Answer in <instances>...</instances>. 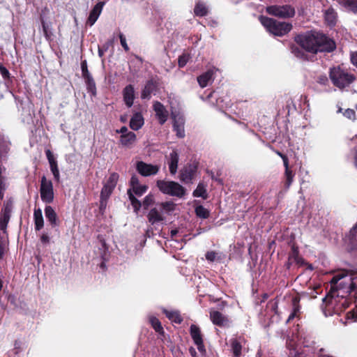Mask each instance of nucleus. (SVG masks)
<instances>
[{
    "label": "nucleus",
    "mask_w": 357,
    "mask_h": 357,
    "mask_svg": "<svg viewBox=\"0 0 357 357\" xmlns=\"http://www.w3.org/2000/svg\"><path fill=\"white\" fill-rule=\"evenodd\" d=\"M161 208L167 212L174 210L175 204L172 202H165L160 204Z\"/></svg>",
    "instance_id": "c03bdc74"
},
{
    "label": "nucleus",
    "mask_w": 357,
    "mask_h": 357,
    "mask_svg": "<svg viewBox=\"0 0 357 357\" xmlns=\"http://www.w3.org/2000/svg\"><path fill=\"white\" fill-rule=\"evenodd\" d=\"M147 218L151 225H155V223L162 222L165 220L163 215L156 208H153L150 210L147 215Z\"/></svg>",
    "instance_id": "b1692460"
},
{
    "label": "nucleus",
    "mask_w": 357,
    "mask_h": 357,
    "mask_svg": "<svg viewBox=\"0 0 357 357\" xmlns=\"http://www.w3.org/2000/svg\"><path fill=\"white\" fill-rule=\"evenodd\" d=\"M343 278L342 275H335L332 280H331V283L332 284H336L337 283V282L342 279Z\"/></svg>",
    "instance_id": "e2e57ef3"
},
{
    "label": "nucleus",
    "mask_w": 357,
    "mask_h": 357,
    "mask_svg": "<svg viewBox=\"0 0 357 357\" xmlns=\"http://www.w3.org/2000/svg\"><path fill=\"white\" fill-rule=\"evenodd\" d=\"M351 62L357 68V51L351 54Z\"/></svg>",
    "instance_id": "bf43d9fd"
},
{
    "label": "nucleus",
    "mask_w": 357,
    "mask_h": 357,
    "mask_svg": "<svg viewBox=\"0 0 357 357\" xmlns=\"http://www.w3.org/2000/svg\"><path fill=\"white\" fill-rule=\"evenodd\" d=\"M144 125V118L141 113L136 112L130 121V127L134 130H138Z\"/></svg>",
    "instance_id": "4be33fe9"
},
{
    "label": "nucleus",
    "mask_w": 357,
    "mask_h": 357,
    "mask_svg": "<svg viewBox=\"0 0 357 357\" xmlns=\"http://www.w3.org/2000/svg\"><path fill=\"white\" fill-rule=\"evenodd\" d=\"M293 259L298 264H303L304 259L299 255V250L298 246L294 244L291 246V252L289 255V261Z\"/></svg>",
    "instance_id": "c756f323"
},
{
    "label": "nucleus",
    "mask_w": 357,
    "mask_h": 357,
    "mask_svg": "<svg viewBox=\"0 0 357 357\" xmlns=\"http://www.w3.org/2000/svg\"><path fill=\"white\" fill-rule=\"evenodd\" d=\"M163 313L171 321L176 324H181L183 321V317L178 310H168L165 309Z\"/></svg>",
    "instance_id": "a878e982"
},
{
    "label": "nucleus",
    "mask_w": 357,
    "mask_h": 357,
    "mask_svg": "<svg viewBox=\"0 0 357 357\" xmlns=\"http://www.w3.org/2000/svg\"><path fill=\"white\" fill-rule=\"evenodd\" d=\"M347 317L348 319H353L354 321H357V306L353 310L347 312Z\"/></svg>",
    "instance_id": "3c124183"
},
{
    "label": "nucleus",
    "mask_w": 357,
    "mask_h": 357,
    "mask_svg": "<svg viewBox=\"0 0 357 357\" xmlns=\"http://www.w3.org/2000/svg\"><path fill=\"white\" fill-rule=\"evenodd\" d=\"M354 165L357 168V149L354 152Z\"/></svg>",
    "instance_id": "774afa93"
},
{
    "label": "nucleus",
    "mask_w": 357,
    "mask_h": 357,
    "mask_svg": "<svg viewBox=\"0 0 357 357\" xmlns=\"http://www.w3.org/2000/svg\"><path fill=\"white\" fill-rule=\"evenodd\" d=\"M84 80H85V82L86 84V88H87L88 92L91 93L92 96H96V86L95 81H94L93 78L92 77V76L84 78Z\"/></svg>",
    "instance_id": "c9c22d12"
},
{
    "label": "nucleus",
    "mask_w": 357,
    "mask_h": 357,
    "mask_svg": "<svg viewBox=\"0 0 357 357\" xmlns=\"http://www.w3.org/2000/svg\"><path fill=\"white\" fill-rule=\"evenodd\" d=\"M40 241L43 243H48L50 242V237L47 234H43L40 236Z\"/></svg>",
    "instance_id": "052dcab7"
},
{
    "label": "nucleus",
    "mask_w": 357,
    "mask_h": 357,
    "mask_svg": "<svg viewBox=\"0 0 357 357\" xmlns=\"http://www.w3.org/2000/svg\"><path fill=\"white\" fill-rule=\"evenodd\" d=\"M277 154L282 159L283 164L285 167V171H284L285 180L284 181V188L285 191H287V190H288V189L289 188V187L291 186V185L294 181V174L289 169L288 157L285 154H284L280 151H277Z\"/></svg>",
    "instance_id": "1a4fd4ad"
},
{
    "label": "nucleus",
    "mask_w": 357,
    "mask_h": 357,
    "mask_svg": "<svg viewBox=\"0 0 357 357\" xmlns=\"http://www.w3.org/2000/svg\"><path fill=\"white\" fill-rule=\"evenodd\" d=\"M100 209L105 208L107 199L109 198V197H102V194L100 193Z\"/></svg>",
    "instance_id": "4d7b16f0"
},
{
    "label": "nucleus",
    "mask_w": 357,
    "mask_h": 357,
    "mask_svg": "<svg viewBox=\"0 0 357 357\" xmlns=\"http://www.w3.org/2000/svg\"><path fill=\"white\" fill-rule=\"evenodd\" d=\"M13 200L11 199H8L3 204V206L1 209L2 211L12 213L13 210Z\"/></svg>",
    "instance_id": "a18cd8bd"
},
{
    "label": "nucleus",
    "mask_w": 357,
    "mask_h": 357,
    "mask_svg": "<svg viewBox=\"0 0 357 357\" xmlns=\"http://www.w3.org/2000/svg\"><path fill=\"white\" fill-rule=\"evenodd\" d=\"M324 20L326 24L331 28L336 25L337 14L333 8H329L325 11Z\"/></svg>",
    "instance_id": "6ab92c4d"
},
{
    "label": "nucleus",
    "mask_w": 357,
    "mask_h": 357,
    "mask_svg": "<svg viewBox=\"0 0 357 357\" xmlns=\"http://www.w3.org/2000/svg\"><path fill=\"white\" fill-rule=\"evenodd\" d=\"M195 212L198 218L202 219H206L210 215L209 211L202 205L197 206L195 209Z\"/></svg>",
    "instance_id": "e433bc0d"
},
{
    "label": "nucleus",
    "mask_w": 357,
    "mask_h": 357,
    "mask_svg": "<svg viewBox=\"0 0 357 357\" xmlns=\"http://www.w3.org/2000/svg\"><path fill=\"white\" fill-rule=\"evenodd\" d=\"M178 153L176 150H173L169 154V160L168 162L169 172L172 174H175L178 168Z\"/></svg>",
    "instance_id": "412c9836"
},
{
    "label": "nucleus",
    "mask_w": 357,
    "mask_h": 357,
    "mask_svg": "<svg viewBox=\"0 0 357 357\" xmlns=\"http://www.w3.org/2000/svg\"><path fill=\"white\" fill-rule=\"evenodd\" d=\"M231 350L233 357H240L241 356L242 345L241 342L236 338L230 340Z\"/></svg>",
    "instance_id": "2f4dec72"
},
{
    "label": "nucleus",
    "mask_w": 357,
    "mask_h": 357,
    "mask_svg": "<svg viewBox=\"0 0 357 357\" xmlns=\"http://www.w3.org/2000/svg\"><path fill=\"white\" fill-rule=\"evenodd\" d=\"M189 352H190V354L192 357H198L197 354V352H196V350H195V349L194 347H190Z\"/></svg>",
    "instance_id": "69168bd1"
},
{
    "label": "nucleus",
    "mask_w": 357,
    "mask_h": 357,
    "mask_svg": "<svg viewBox=\"0 0 357 357\" xmlns=\"http://www.w3.org/2000/svg\"><path fill=\"white\" fill-rule=\"evenodd\" d=\"M127 195L128 196L130 204L135 213H138L142 206V202L134 195L132 192V190H127Z\"/></svg>",
    "instance_id": "7c9ffc66"
},
{
    "label": "nucleus",
    "mask_w": 357,
    "mask_h": 357,
    "mask_svg": "<svg viewBox=\"0 0 357 357\" xmlns=\"http://www.w3.org/2000/svg\"><path fill=\"white\" fill-rule=\"evenodd\" d=\"M119 175L116 172L110 174L107 182L104 184L100 193L102 197H110L116 186Z\"/></svg>",
    "instance_id": "9d476101"
},
{
    "label": "nucleus",
    "mask_w": 357,
    "mask_h": 357,
    "mask_svg": "<svg viewBox=\"0 0 357 357\" xmlns=\"http://www.w3.org/2000/svg\"><path fill=\"white\" fill-rule=\"evenodd\" d=\"M156 185L160 191L165 195L180 198L185 195V188L175 181L158 180Z\"/></svg>",
    "instance_id": "20e7f679"
},
{
    "label": "nucleus",
    "mask_w": 357,
    "mask_h": 357,
    "mask_svg": "<svg viewBox=\"0 0 357 357\" xmlns=\"http://www.w3.org/2000/svg\"><path fill=\"white\" fill-rule=\"evenodd\" d=\"M158 87V82L154 79H149L144 87L142 90L141 98L142 99H150L151 93L156 90Z\"/></svg>",
    "instance_id": "f3484780"
},
{
    "label": "nucleus",
    "mask_w": 357,
    "mask_h": 357,
    "mask_svg": "<svg viewBox=\"0 0 357 357\" xmlns=\"http://www.w3.org/2000/svg\"><path fill=\"white\" fill-rule=\"evenodd\" d=\"M5 254V248L2 242H0V261L3 259Z\"/></svg>",
    "instance_id": "680f3d73"
},
{
    "label": "nucleus",
    "mask_w": 357,
    "mask_h": 357,
    "mask_svg": "<svg viewBox=\"0 0 357 357\" xmlns=\"http://www.w3.org/2000/svg\"><path fill=\"white\" fill-rule=\"evenodd\" d=\"M136 135L133 132H128L120 137V142L124 146H130L136 141Z\"/></svg>",
    "instance_id": "bb28decb"
},
{
    "label": "nucleus",
    "mask_w": 357,
    "mask_h": 357,
    "mask_svg": "<svg viewBox=\"0 0 357 357\" xmlns=\"http://www.w3.org/2000/svg\"><path fill=\"white\" fill-rule=\"evenodd\" d=\"M213 71L208 70L197 77V79L202 88H204L208 85V82L212 79Z\"/></svg>",
    "instance_id": "c85d7f7f"
},
{
    "label": "nucleus",
    "mask_w": 357,
    "mask_h": 357,
    "mask_svg": "<svg viewBox=\"0 0 357 357\" xmlns=\"http://www.w3.org/2000/svg\"><path fill=\"white\" fill-rule=\"evenodd\" d=\"M184 124L185 120L183 116H174L173 121V130L176 132V136L179 138H183L185 137Z\"/></svg>",
    "instance_id": "a211bd4d"
},
{
    "label": "nucleus",
    "mask_w": 357,
    "mask_h": 357,
    "mask_svg": "<svg viewBox=\"0 0 357 357\" xmlns=\"http://www.w3.org/2000/svg\"><path fill=\"white\" fill-rule=\"evenodd\" d=\"M344 115L349 119H354L356 117V112L352 109H347L345 110Z\"/></svg>",
    "instance_id": "864d4df0"
},
{
    "label": "nucleus",
    "mask_w": 357,
    "mask_h": 357,
    "mask_svg": "<svg viewBox=\"0 0 357 357\" xmlns=\"http://www.w3.org/2000/svg\"><path fill=\"white\" fill-rule=\"evenodd\" d=\"M116 132L121 133V135H124L126 133H128V128L126 126H123L121 128L120 130H117Z\"/></svg>",
    "instance_id": "0e129e2a"
},
{
    "label": "nucleus",
    "mask_w": 357,
    "mask_h": 357,
    "mask_svg": "<svg viewBox=\"0 0 357 357\" xmlns=\"http://www.w3.org/2000/svg\"><path fill=\"white\" fill-rule=\"evenodd\" d=\"M33 221L35 230L40 231L44 226V220L43 217L42 210L39 208L34 209Z\"/></svg>",
    "instance_id": "393cba45"
},
{
    "label": "nucleus",
    "mask_w": 357,
    "mask_h": 357,
    "mask_svg": "<svg viewBox=\"0 0 357 357\" xmlns=\"http://www.w3.org/2000/svg\"><path fill=\"white\" fill-rule=\"evenodd\" d=\"M136 169L143 176L155 175L159 171L158 165L147 164L143 161H138L136 164Z\"/></svg>",
    "instance_id": "9b49d317"
},
{
    "label": "nucleus",
    "mask_w": 357,
    "mask_h": 357,
    "mask_svg": "<svg viewBox=\"0 0 357 357\" xmlns=\"http://www.w3.org/2000/svg\"><path fill=\"white\" fill-rule=\"evenodd\" d=\"M317 82L322 85H327L328 79L326 75H321L317 77Z\"/></svg>",
    "instance_id": "603ef678"
},
{
    "label": "nucleus",
    "mask_w": 357,
    "mask_h": 357,
    "mask_svg": "<svg viewBox=\"0 0 357 357\" xmlns=\"http://www.w3.org/2000/svg\"><path fill=\"white\" fill-rule=\"evenodd\" d=\"M194 14L197 17H204L208 14V8L203 1L196 3L194 8Z\"/></svg>",
    "instance_id": "cd10ccee"
},
{
    "label": "nucleus",
    "mask_w": 357,
    "mask_h": 357,
    "mask_svg": "<svg viewBox=\"0 0 357 357\" xmlns=\"http://www.w3.org/2000/svg\"><path fill=\"white\" fill-rule=\"evenodd\" d=\"M329 78L333 86L340 89L349 86L356 79L355 75L341 65L330 68Z\"/></svg>",
    "instance_id": "f03ea898"
},
{
    "label": "nucleus",
    "mask_w": 357,
    "mask_h": 357,
    "mask_svg": "<svg viewBox=\"0 0 357 357\" xmlns=\"http://www.w3.org/2000/svg\"><path fill=\"white\" fill-rule=\"evenodd\" d=\"M105 3L102 1L98 2L91 10L88 17L86 24L89 26H93L99 17Z\"/></svg>",
    "instance_id": "dca6fc26"
},
{
    "label": "nucleus",
    "mask_w": 357,
    "mask_h": 357,
    "mask_svg": "<svg viewBox=\"0 0 357 357\" xmlns=\"http://www.w3.org/2000/svg\"><path fill=\"white\" fill-rule=\"evenodd\" d=\"M149 321L151 326L153 328L156 333H159L160 335H163L165 333L161 322L158 318L155 317H151L149 319Z\"/></svg>",
    "instance_id": "f704fd0d"
},
{
    "label": "nucleus",
    "mask_w": 357,
    "mask_h": 357,
    "mask_svg": "<svg viewBox=\"0 0 357 357\" xmlns=\"http://www.w3.org/2000/svg\"><path fill=\"white\" fill-rule=\"evenodd\" d=\"M11 213L1 211L0 217V229L3 232L6 233L8 224L10 221Z\"/></svg>",
    "instance_id": "473e14b6"
},
{
    "label": "nucleus",
    "mask_w": 357,
    "mask_h": 357,
    "mask_svg": "<svg viewBox=\"0 0 357 357\" xmlns=\"http://www.w3.org/2000/svg\"><path fill=\"white\" fill-rule=\"evenodd\" d=\"M45 215L52 227L59 225L58 216L54 208L51 206H46L45 208Z\"/></svg>",
    "instance_id": "aec40b11"
},
{
    "label": "nucleus",
    "mask_w": 357,
    "mask_h": 357,
    "mask_svg": "<svg viewBox=\"0 0 357 357\" xmlns=\"http://www.w3.org/2000/svg\"><path fill=\"white\" fill-rule=\"evenodd\" d=\"M81 68H82V76H83L84 79L86 78V77L91 76V74L89 73V70H88V68H87V64H86V60L82 61L81 62Z\"/></svg>",
    "instance_id": "49530a36"
},
{
    "label": "nucleus",
    "mask_w": 357,
    "mask_h": 357,
    "mask_svg": "<svg viewBox=\"0 0 357 357\" xmlns=\"http://www.w3.org/2000/svg\"><path fill=\"white\" fill-rule=\"evenodd\" d=\"M190 334L199 353L203 356L206 355V350L200 328L195 324H192L190 327Z\"/></svg>",
    "instance_id": "0eeeda50"
},
{
    "label": "nucleus",
    "mask_w": 357,
    "mask_h": 357,
    "mask_svg": "<svg viewBox=\"0 0 357 357\" xmlns=\"http://www.w3.org/2000/svg\"><path fill=\"white\" fill-rule=\"evenodd\" d=\"M0 73L4 79H8L10 78V74L8 70L1 63H0Z\"/></svg>",
    "instance_id": "09e8293b"
},
{
    "label": "nucleus",
    "mask_w": 357,
    "mask_h": 357,
    "mask_svg": "<svg viewBox=\"0 0 357 357\" xmlns=\"http://www.w3.org/2000/svg\"><path fill=\"white\" fill-rule=\"evenodd\" d=\"M154 202H155L154 196L152 194H149L148 195H146L144 197L142 204L144 209H148V208L151 205L153 204Z\"/></svg>",
    "instance_id": "79ce46f5"
},
{
    "label": "nucleus",
    "mask_w": 357,
    "mask_h": 357,
    "mask_svg": "<svg viewBox=\"0 0 357 357\" xmlns=\"http://www.w3.org/2000/svg\"><path fill=\"white\" fill-rule=\"evenodd\" d=\"M217 253L214 251L207 252L205 255L206 259L210 261H214L216 258Z\"/></svg>",
    "instance_id": "6e6d98bb"
},
{
    "label": "nucleus",
    "mask_w": 357,
    "mask_h": 357,
    "mask_svg": "<svg viewBox=\"0 0 357 357\" xmlns=\"http://www.w3.org/2000/svg\"><path fill=\"white\" fill-rule=\"evenodd\" d=\"M41 24H42L43 30L45 36L47 38H49L50 35H49V31H48V26L47 25V24L45 23V22L44 21V20L43 18H41Z\"/></svg>",
    "instance_id": "13d9d810"
},
{
    "label": "nucleus",
    "mask_w": 357,
    "mask_h": 357,
    "mask_svg": "<svg viewBox=\"0 0 357 357\" xmlns=\"http://www.w3.org/2000/svg\"><path fill=\"white\" fill-rule=\"evenodd\" d=\"M192 195L195 197H202L204 199H207L208 194L203 183H199L197 188L193 191Z\"/></svg>",
    "instance_id": "72a5a7b5"
},
{
    "label": "nucleus",
    "mask_w": 357,
    "mask_h": 357,
    "mask_svg": "<svg viewBox=\"0 0 357 357\" xmlns=\"http://www.w3.org/2000/svg\"><path fill=\"white\" fill-rule=\"evenodd\" d=\"M40 198L46 204H50L54 200V188L52 181L47 180L45 176H43L40 180Z\"/></svg>",
    "instance_id": "423d86ee"
},
{
    "label": "nucleus",
    "mask_w": 357,
    "mask_h": 357,
    "mask_svg": "<svg viewBox=\"0 0 357 357\" xmlns=\"http://www.w3.org/2000/svg\"><path fill=\"white\" fill-rule=\"evenodd\" d=\"M294 41L296 44L290 45V52L303 61H312V58L314 55L333 54L337 50L334 38L318 29L297 33L294 37Z\"/></svg>",
    "instance_id": "f257e3e1"
},
{
    "label": "nucleus",
    "mask_w": 357,
    "mask_h": 357,
    "mask_svg": "<svg viewBox=\"0 0 357 357\" xmlns=\"http://www.w3.org/2000/svg\"><path fill=\"white\" fill-rule=\"evenodd\" d=\"M342 6L354 14H357V1H342Z\"/></svg>",
    "instance_id": "ea45409f"
},
{
    "label": "nucleus",
    "mask_w": 357,
    "mask_h": 357,
    "mask_svg": "<svg viewBox=\"0 0 357 357\" xmlns=\"http://www.w3.org/2000/svg\"><path fill=\"white\" fill-rule=\"evenodd\" d=\"M356 288V285L354 282H351L349 286V289L351 291H354Z\"/></svg>",
    "instance_id": "338daca9"
},
{
    "label": "nucleus",
    "mask_w": 357,
    "mask_h": 357,
    "mask_svg": "<svg viewBox=\"0 0 357 357\" xmlns=\"http://www.w3.org/2000/svg\"><path fill=\"white\" fill-rule=\"evenodd\" d=\"M299 302H300L299 297L296 296V297L293 298V299H292L293 310L286 321L287 324H289V322H291L295 317H299L300 308H301Z\"/></svg>",
    "instance_id": "5701e85b"
},
{
    "label": "nucleus",
    "mask_w": 357,
    "mask_h": 357,
    "mask_svg": "<svg viewBox=\"0 0 357 357\" xmlns=\"http://www.w3.org/2000/svg\"><path fill=\"white\" fill-rule=\"evenodd\" d=\"M259 20L266 31L275 36L282 37L287 35L293 29V25L290 22H280L264 15H261Z\"/></svg>",
    "instance_id": "7ed1b4c3"
},
{
    "label": "nucleus",
    "mask_w": 357,
    "mask_h": 357,
    "mask_svg": "<svg viewBox=\"0 0 357 357\" xmlns=\"http://www.w3.org/2000/svg\"><path fill=\"white\" fill-rule=\"evenodd\" d=\"M149 187L146 185H139L132 188H129L128 190H132V192L134 195L137 197L142 196L148 190Z\"/></svg>",
    "instance_id": "58836bf2"
},
{
    "label": "nucleus",
    "mask_w": 357,
    "mask_h": 357,
    "mask_svg": "<svg viewBox=\"0 0 357 357\" xmlns=\"http://www.w3.org/2000/svg\"><path fill=\"white\" fill-rule=\"evenodd\" d=\"M190 59V55L188 53H183L178 58V66L180 68L185 66L189 59Z\"/></svg>",
    "instance_id": "a19ab883"
},
{
    "label": "nucleus",
    "mask_w": 357,
    "mask_h": 357,
    "mask_svg": "<svg viewBox=\"0 0 357 357\" xmlns=\"http://www.w3.org/2000/svg\"><path fill=\"white\" fill-rule=\"evenodd\" d=\"M266 13L282 19L291 18L295 15V9L291 5H273L266 7Z\"/></svg>",
    "instance_id": "39448f33"
},
{
    "label": "nucleus",
    "mask_w": 357,
    "mask_h": 357,
    "mask_svg": "<svg viewBox=\"0 0 357 357\" xmlns=\"http://www.w3.org/2000/svg\"><path fill=\"white\" fill-rule=\"evenodd\" d=\"M153 110L155 112V116L158 119L159 123L163 125L168 119V112L165 109V106L158 101H156L153 104Z\"/></svg>",
    "instance_id": "ddd939ff"
},
{
    "label": "nucleus",
    "mask_w": 357,
    "mask_h": 357,
    "mask_svg": "<svg viewBox=\"0 0 357 357\" xmlns=\"http://www.w3.org/2000/svg\"><path fill=\"white\" fill-rule=\"evenodd\" d=\"M112 45L111 41H107L105 44H103L102 46H98V56L102 58L105 53L108 50L109 46Z\"/></svg>",
    "instance_id": "37998d69"
},
{
    "label": "nucleus",
    "mask_w": 357,
    "mask_h": 357,
    "mask_svg": "<svg viewBox=\"0 0 357 357\" xmlns=\"http://www.w3.org/2000/svg\"><path fill=\"white\" fill-rule=\"evenodd\" d=\"M123 99L125 105L128 107H131L133 105L134 100L135 99V91L133 85H127L122 91Z\"/></svg>",
    "instance_id": "4468645a"
},
{
    "label": "nucleus",
    "mask_w": 357,
    "mask_h": 357,
    "mask_svg": "<svg viewBox=\"0 0 357 357\" xmlns=\"http://www.w3.org/2000/svg\"><path fill=\"white\" fill-rule=\"evenodd\" d=\"M198 169L197 163L187 164L180 172V180L185 183H191Z\"/></svg>",
    "instance_id": "6e6552de"
},
{
    "label": "nucleus",
    "mask_w": 357,
    "mask_h": 357,
    "mask_svg": "<svg viewBox=\"0 0 357 357\" xmlns=\"http://www.w3.org/2000/svg\"><path fill=\"white\" fill-rule=\"evenodd\" d=\"M210 319L214 325L220 327L227 326L229 324L228 318L217 310L210 311Z\"/></svg>",
    "instance_id": "2eb2a0df"
},
{
    "label": "nucleus",
    "mask_w": 357,
    "mask_h": 357,
    "mask_svg": "<svg viewBox=\"0 0 357 357\" xmlns=\"http://www.w3.org/2000/svg\"><path fill=\"white\" fill-rule=\"evenodd\" d=\"M45 155L50 163V170L54 176V180L56 182L60 181V173L57 164V161L55 159L53 153L50 150L47 149L45 151Z\"/></svg>",
    "instance_id": "f8f14e48"
},
{
    "label": "nucleus",
    "mask_w": 357,
    "mask_h": 357,
    "mask_svg": "<svg viewBox=\"0 0 357 357\" xmlns=\"http://www.w3.org/2000/svg\"><path fill=\"white\" fill-rule=\"evenodd\" d=\"M10 142L8 141L5 136L0 132V153H8L10 150Z\"/></svg>",
    "instance_id": "4c0bfd02"
},
{
    "label": "nucleus",
    "mask_w": 357,
    "mask_h": 357,
    "mask_svg": "<svg viewBox=\"0 0 357 357\" xmlns=\"http://www.w3.org/2000/svg\"><path fill=\"white\" fill-rule=\"evenodd\" d=\"M129 184L130 187V188H132L137 185H140L139 178L137 177V175L133 174L131 176Z\"/></svg>",
    "instance_id": "8fccbe9b"
},
{
    "label": "nucleus",
    "mask_w": 357,
    "mask_h": 357,
    "mask_svg": "<svg viewBox=\"0 0 357 357\" xmlns=\"http://www.w3.org/2000/svg\"><path fill=\"white\" fill-rule=\"evenodd\" d=\"M119 37L120 39L121 45L123 47V48L124 49V50L126 52H128L130 48L126 43V39L125 36L122 33H119Z\"/></svg>",
    "instance_id": "de8ad7c7"
},
{
    "label": "nucleus",
    "mask_w": 357,
    "mask_h": 357,
    "mask_svg": "<svg viewBox=\"0 0 357 357\" xmlns=\"http://www.w3.org/2000/svg\"><path fill=\"white\" fill-rule=\"evenodd\" d=\"M350 239L352 241H357V223L356 225L350 230L349 232Z\"/></svg>",
    "instance_id": "5fc2aeb1"
}]
</instances>
